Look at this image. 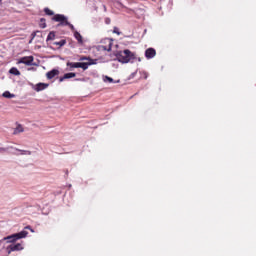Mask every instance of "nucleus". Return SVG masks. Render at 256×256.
Returning <instances> with one entry per match:
<instances>
[{"mask_svg": "<svg viewBox=\"0 0 256 256\" xmlns=\"http://www.w3.org/2000/svg\"><path fill=\"white\" fill-rule=\"evenodd\" d=\"M116 59L119 61V63H130V61H134L135 54L129 49L118 51L116 53Z\"/></svg>", "mask_w": 256, "mask_h": 256, "instance_id": "obj_1", "label": "nucleus"}, {"mask_svg": "<svg viewBox=\"0 0 256 256\" xmlns=\"http://www.w3.org/2000/svg\"><path fill=\"white\" fill-rule=\"evenodd\" d=\"M27 235H29V232L23 230L19 233L12 234L10 236L3 238V241H7V243H15V241H19V239H25Z\"/></svg>", "mask_w": 256, "mask_h": 256, "instance_id": "obj_2", "label": "nucleus"}, {"mask_svg": "<svg viewBox=\"0 0 256 256\" xmlns=\"http://www.w3.org/2000/svg\"><path fill=\"white\" fill-rule=\"evenodd\" d=\"M52 21H56V23H60V25L68 26L71 29V31L75 32V26L69 23V21H67V18L63 14L54 15V17H52Z\"/></svg>", "mask_w": 256, "mask_h": 256, "instance_id": "obj_3", "label": "nucleus"}, {"mask_svg": "<svg viewBox=\"0 0 256 256\" xmlns=\"http://www.w3.org/2000/svg\"><path fill=\"white\" fill-rule=\"evenodd\" d=\"M113 47V39L105 38L101 40L98 49L99 51H111Z\"/></svg>", "mask_w": 256, "mask_h": 256, "instance_id": "obj_4", "label": "nucleus"}, {"mask_svg": "<svg viewBox=\"0 0 256 256\" xmlns=\"http://www.w3.org/2000/svg\"><path fill=\"white\" fill-rule=\"evenodd\" d=\"M33 61H35L33 56H24L18 60V64L22 63L23 65L31 66L33 65Z\"/></svg>", "mask_w": 256, "mask_h": 256, "instance_id": "obj_5", "label": "nucleus"}, {"mask_svg": "<svg viewBox=\"0 0 256 256\" xmlns=\"http://www.w3.org/2000/svg\"><path fill=\"white\" fill-rule=\"evenodd\" d=\"M7 249L8 254H11L12 251H23V245H21V243L11 244L10 246L7 247Z\"/></svg>", "mask_w": 256, "mask_h": 256, "instance_id": "obj_6", "label": "nucleus"}, {"mask_svg": "<svg viewBox=\"0 0 256 256\" xmlns=\"http://www.w3.org/2000/svg\"><path fill=\"white\" fill-rule=\"evenodd\" d=\"M155 55H157V51L155 50V48L146 49V51H145L146 59H153V57H155Z\"/></svg>", "mask_w": 256, "mask_h": 256, "instance_id": "obj_7", "label": "nucleus"}, {"mask_svg": "<svg viewBox=\"0 0 256 256\" xmlns=\"http://www.w3.org/2000/svg\"><path fill=\"white\" fill-rule=\"evenodd\" d=\"M95 60L89 59V62H80V69H83V71H87L89 69V65H95Z\"/></svg>", "mask_w": 256, "mask_h": 256, "instance_id": "obj_8", "label": "nucleus"}, {"mask_svg": "<svg viewBox=\"0 0 256 256\" xmlns=\"http://www.w3.org/2000/svg\"><path fill=\"white\" fill-rule=\"evenodd\" d=\"M73 77H77V74L75 72H69L64 74L63 77H60L59 81L60 83H63V81H65V79H73Z\"/></svg>", "mask_w": 256, "mask_h": 256, "instance_id": "obj_9", "label": "nucleus"}, {"mask_svg": "<svg viewBox=\"0 0 256 256\" xmlns=\"http://www.w3.org/2000/svg\"><path fill=\"white\" fill-rule=\"evenodd\" d=\"M59 75V70L57 69H52L51 71L46 73L47 79H53Z\"/></svg>", "mask_w": 256, "mask_h": 256, "instance_id": "obj_10", "label": "nucleus"}, {"mask_svg": "<svg viewBox=\"0 0 256 256\" xmlns=\"http://www.w3.org/2000/svg\"><path fill=\"white\" fill-rule=\"evenodd\" d=\"M67 67H70V71H73V69H79L80 62H67Z\"/></svg>", "mask_w": 256, "mask_h": 256, "instance_id": "obj_11", "label": "nucleus"}, {"mask_svg": "<svg viewBox=\"0 0 256 256\" xmlns=\"http://www.w3.org/2000/svg\"><path fill=\"white\" fill-rule=\"evenodd\" d=\"M47 87H49V84H45V83H38L36 85L35 91L39 92V91H44V89H47Z\"/></svg>", "mask_w": 256, "mask_h": 256, "instance_id": "obj_12", "label": "nucleus"}, {"mask_svg": "<svg viewBox=\"0 0 256 256\" xmlns=\"http://www.w3.org/2000/svg\"><path fill=\"white\" fill-rule=\"evenodd\" d=\"M23 131H25L23 125L17 124L16 128L13 131V135H19V133H23Z\"/></svg>", "mask_w": 256, "mask_h": 256, "instance_id": "obj_13", "label": "nucleus"}, {"mask_svg": "<svg viewBox=\"0 0 256 256\" xmlns=\"http://www.w3.org/2000/svg\"><path fill=\"white\" fill-rule=\"evenodd\" d=\"M74 37L78 41V43H83V36L78 31H74Z\"/></svg>", "mask_w": 256, "mask_h": 256, "instance_id": "obj_14", "label": "nucleus"}, {"mask_svg": "<svg viewBox=\"0 0 256 256\" xmlns=\"http://www.w3.org/2000/svg\"><path fill=\"white\" fill-rule=\"evenodd\" d=\"M9 73H10L11 75H16V76L21 75V72H20L19 69H17L16 67H12V68L9 70Z\"/></svg>", "mask_w": 256, "mask_h": 256, "instance_id": "obj_15", "label": "nucleus"}, {"mask_svg": "<svg viewBox=\"0 0 256 256\" xmlns=\"http://www.w3.org/2000/svg\"><path fill=\"white\" fill-rule=\"evenodd\" d=\"M54 45H57L58 47H63L65 45H67V40L62 39L59 42H54Z\"/></svg>", "mask_w": 256, "mask_h": 256, "instance_id": "obj_16", "label": "nucleus"}, {"mask_svg": "<svg viewBox=\"0 0 256 256\" xmlns=\"http://www.w3.org/2000/svg\"><path fill=\"white\" fill-rule=\"evenodd\" d=\"M3 97H5L6 99H13V97H15V94H11V92L6 91L3 93Z\"/></svg>", "mask_w": 256, "mask_h": 256, "instance_id": "obj_17", "label": "nucleus"}, {"mask_svg": "<svg viewBox=\"0 0 256 256\" xmlns=\"http://www.w3.org/2000/svg\"><path fill=\"white\" fill-rule=\"evenodd\" d=\"M44 13H45V15H48L49 17L55 15V12H53V10H51L49 8H44Z\"/></svg>", "mask_w": 256, "mask_h": 256, "instance_id": "obj_18", "label": "nucleus"}, {"mask_svg": "<svg viewBox=\"0 0 256 256\" xmlns=\"http://www.w3.org/2000/svg\"><path fill=\"white\" fill-rule=\"evenodd\" d=\"M54 39H55V32L52 31L48 34L46 41H54Z\"/></svg>", "mask_w": 256, "mask_h": 256, "instance_id": "obj_19", "label": "nucleus"}, {"mask_svg": "<svg viewBox=\"0 0 256 256\" xmlns=\"http://www.w3.org/2000/svg\"><path fill=\"white\" fill-rule=\"evenodd\" d=\"M45 21H46L45 18L40 19L39 25H40L41 29H45V27H47V23Z\"/></svg>", "mask_w": 256, "mask_h": 256, "instance_id": "obj_20", "label": "nucleus"}, {"mask_svg": "<svg viewBox=\"0 0 256 256\" xmlns=\"http://www.w3.org/2000/svg\"><path fill=\"white\" fill-rule=\"evenodd\" d=\"M113 33H116V35H121V32H119V28L114 27Z\"/></svg>", "mask_w": 256, "mask_h": 256, "instance_id": "obj_21", "label": "nucleus"}, {"mask_svg": "<svg viewBox=\"0 0 256 256\" xmlns=\"http://www.w3.org/2000/svg\"><path fill=\"white\" fill-rule=\"evenodd\" d=\"M106 81H108L109 83H113V78L106 76Z\"/></svg>", "mask_w": 256, "mask_h": 256, "instance_id": "obj_22", "label": "nucleus"}, {"mask_svg": "<svg viewBox=\"0 0 256 256\" xmlns=\"http://www.w3.org/2000/svg\"><path fill=\"white\" fill-rule=\"evenodd\" d=\"M89 59H91V58H88V57H81V58H80V61H89Z\"/></svg>", "mask_w": 256, "mask_h": 256, "instance_id": "obj_23", "label": "nucleus"}, {"mask_svg": "<svg viewBox=\"0 0 256 256\" xmlns=\"http://www.w3.org/2000/svg\"><path fill=\"white\" fill-rule=\"evenodd\" d=\"M105 23H106L107 25H109V23H111V19L106 18Z\"/></svg>", "mask_w": 256, "mask_h": 256, "instance_id": "obj_24", "label": "nucleus"}, {"mask_svg": "<svg viewBox=\"0 0 256 256\" xmlns=\"http://www.w3.org/2000/svg\"><path fill=\"white\" fill-rule=\"evenodd\" d=\"M25 229H29L33 233V229H31V226H26Z\"/></svg>", "mask_w": 256, "mask_h": 256, "instance_id": "obj_25", "label": "nucleus"}, {"mask_svg": "<svg viewBox=\"0 0 256 256\" xmlns=\"http://www.w3.org/2000/svg\"><path fill=\"white\" fill-rule=\"evenodd\" d=\"M4 151H6L5 148H0V153H3Z\"/></svg>", "mask_w": 256, "mask_h": 256, "instance_id": "obj_26", "label": "nucleus"}, {"mask_svg": "<svg viewBox=\"0 0 256 256\" xmlns=\"http://www.w3.org/2000/svg\"><path fill=\"white\" fill-rule=\"evenodd\" d=\"M1 3H3V0H0V5H1Z\"/></svg>", "mask_w": 256, "mask_h": 256, "instance_id": "obj_27", "label": "nucleus"}]
</instances>
